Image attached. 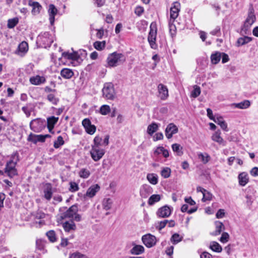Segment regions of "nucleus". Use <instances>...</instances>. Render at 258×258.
Returning <instances> with one entry per match:
<instances>
[{
	"mask_svg": "<svg viewBox=\"0 0 258 258\" xmlns=\"http://www.w3.org/2000/svg\"><path fill=\"white\" fill-rule=\"evenodd\" d=\"M19 161V155L17 152L12 154L10 160L7 162L5 168V173L10 178H13L18 175L16 166Z\"/></svg>",
	"mask_w": 258,
	"mask_h": 258,
	"instance_id": "f257e3e1",
	"label": "nucleus"
},
{
	"mask_svg": "<svg viewBox=\"0 0 258 258\" xmlns=\"http://www.w3.org/2000/svg\"><path fill=\"white\" fill-rule=\"evenodd\" d=\"M123 55L121 53L113 52L108 55L107 58V66L115 67L123 61Z\"/></svg>",
	"mask_w": 258,
	"mask_h": 258,
	"instance_id": "f03ea898",
	"label": "nucleus"
},
{
	"mask_svg": "<svg viewBox=\"0 0 258 258\" xmlns=\"http://www.w3.org/2000/svg\"><path fill=\"white\" fill-rule=\"evenodd\" d=\"M256 20L253 8L251 7L248 10V16L244 22L243 26L241 29L242 31L246 32L248 30L251 26Z\"/></svg>",
	"mask_w": 258,
	"mask_h": 258,
	"instance_id": "7ed1b4c3",
	"label": "nucleus"
},
{
	"mask_svg": "<svg viewBox=\"0 0 258 258\" xmlns=\"http://www.w3.org/2000/svg\"><path fill=\"white\" fill-rule=\"evenodd\" d=\"M157 35V28L155 24L151 23L150 25V31L148 37V40L151 47L152 49H156L157 48V45L156 43Z\"/></svg>",
	"mask_w": 258,
	"mask_h": 258,
	"instance_id": "20e7f679",
	"label": "nucleus"
},
{
	"mask_svg": "<svg viewBox=\"0 0 258 258\" xmlns=\"http://www.w3.org/2000/svg\"><path fill=\"white\" fill-rule=\"evenodd\" d=\"M90 153L92 159L94 161H98L104 156L105 151L101 147L92 146Z\"/></svg>",
	"mask_w": 258,
	"mask_h": 258,
	"instance_id": "39448f33",
	"label": "nucleus"
},
{
	"mask_svg": "<svg viewBox=\"0 0 258 258\" xmlns=\"http://www.w3.org/2000/svg\"><path fill=\"white\" fill-rule=\"evenodd\" d=\"M37 41L42 43L45 46H50L53 42L52 36L48 32L41 33L37 37Z\"/></svg>",
	"mask_w": 258,
	"mask_h": 258,
	"instance_id": "423d86ee",
	"label": "nucleus"
},
{
	"mask_svg": "<svg viewBox=\"0 0 258 258\" xmlns=\"http://www.w3.org/2000/svg\"><path fill=\"white\" fill-rule=\"evenodd\" d=\"M102 93L103 96L108 99H113L114 97V90L113 86L111 83L105 84Z\"/></svg>",
	"mask_w": 258,
	"mask_h": 258,
	"instance_id": "0eeeda50",
	"label": "nucleus"
},
{
	"mask_svg": "<svg viewBox=\"0 0 258 258\" xmlns=\"http://www.w3.org/2000/svg\"><path fill=\"white\" fill-rule=\"evenodd\" d=\"M142 240L143 243L149 248L154 246L157 242L156 237L151 234H147L143 235Z\"/></svg>",
	"mask_w": 258,
	"mask_h": 258,
	"instance_id": "6e6552de",
	"label": "nucleus"
},
{
	"mask_svg": "<svg viewBox=\"0 0 258 258\" xmlns=\"http://www.w3.org/2000/svg\"><path fill=\"white\" fill-rule=\"evenodd\" d=\"M44 123L40 119H33L30 123V128L34 132H40L44 127Z\"/></svg>",
	"mask_w": 258,
	"mask_h": 258,
	"instance_id": "1a4fd4ad",
	"label": "nucleus"
},
{
	"mask_svg": "<svg viewBox=\"0 0 258 258\" xmlns=\"http://www.w3.org/2000/svg\"><path fill=\"white\" fill-rule=\"evenodd\" d=\"M78 211V208L77 205H74L70 207L61 216V219L73 218L75 214Z\"/></svg>",
	"mask_w": 258,
	"mask_h": 258,
	"instance_id": "9d476101",
	"label": "nucleus"
},
{
	"mask_svg": "<svg viewBox=\"0 0 258 258\" xmlns=\"http://www.w3.org/2000/svg\"><path fill=\"white\" fill-rule=\"evenodd\" d=\"M180 8V4L178 2H175L172 4L170 8V18L174 21L179 15Z\"/></svg>",
	"mask_w": 258,
	"mask_h": 258,
	"instance_id": "9b49d317",
	"label": "nucleus"
},
{
	"mask_svg": "<svg viewBox=\"0 0 258 258\" xmlns=\"http://www.w3.org/2000/svg\"><path fill=\"white\" fill-rule=\"evenodd\" d=\"M177 127L173 123H169L165 129V136L168 139L171 138L174 134L178 132Z\"/></svg>",
	"mask_w": 258,
	"mask_h": 258,
	"instance_id": "f8f14e48",
	"label": "nucleus"
},
{
	"mask_svg": "<svg viewBox=\"0 0 258 258\" xmlns=\"http://www.w3.org/2000/svg\"><path fill=\"white\" fill-rule=\"evenodd\" d=\"M157 88L160 99L161 100H166L169 96L167 87L162 84H160Z\"/></svg>",
	"mask_w": 258,
	"mask_h": 258,
	"instance_id": "ddd939ff",
	"label": "nucleus"
},
{
	"mask_svg": "<svg viewBox=\"0 0 258 258\" xmlns=\"http://www.w3.org/2000/svg\"><path fill=\"white\" fill-rule=\"evenodd\" d=\"M48 13L49 16V20L50 23L51 25H53L54 23L55 16L57 14L58 10L54 5L50 4L49 6Z\"/></svg>",
	"mask_w": 258,
	"mask_h": 258,
	"instance_id": "4468645a",
	"label": "nucleus"
},
{
	"mask_svg": "<svg viewBox=\"0 0 258 258\" xmlns=\"http://www.w3.org/2000/svg\"><path fill=\"white\" fill-rule=\"evenodd\" d=\"M171 214L170 208L167 206H164L159 208L157 212V215L159 217L166 218L169 217Z\"/></svg>",
	"mask_w": 258,
	"mask_h": 258,
	"instance_id": "2eb2a0df",
	"label": "nucleus"
},
{
	"mask_svg": "<svg viewBox=\"0 0 258 258\" xmlns=\"http://www.w3.org/2000/svg\"><path fill=\"white\" fill-rule=\"evenodd\" d=\"M30 83L33 85H40L45 83L46 79L44 76L36 75L29 79Z\"/></svg>",
	"mask_w": 258,
	"mask_h": 258,
	"instance_id": "dca6fc26",
	"label": "nucleus"
},
{
	"mask_svg": "<svg viewBox=\"0 0 258 258\" xmlns=\"http://www.w3.org/2000/svg\"><path fill=\"white\" fill-rule=\"evenodd\" d=\"M152 192V189L150 186L145 184L140 189V194L142 198L146 199Z\"/></svg>",
	"mask_w": 258,
	"mask_h": 258,
	"instance_id": "f3484780",
	"label": "nucleus"
},
{
	"mask_svg": "<svg viewBox=\"0 0 258 258\" xmlns=\"http://www.w3.org/2000/svg\"><path fill=\"white\" fill-rule=\"evenodd\" d=\"M211 138L213 141L218 143L219 144L223 146H225L226 145V142L221 137V133L219 131L214 133Z\"/></svg>",
	"mask_w": 258,
	"mask_h": 258,
	"instance_id": "a211bd4d",
	"label": "nucleus"
},
{
	"mask_svg": "<svg viewBox=\"0 0 258 258\" xmlns=\"http://www.w3.org/2000/svg\"><path fill=\"white\" fill-rule=\"evenodd\" d=\"M100 188L99 185L97 184L92 185L87 189L86 196L89 198H92L95 196L96 192L100 190Z\"/></svg>",
	"mask_w": 258,
	"mask_h": 258,
	"instance_id": "6ab92c4d",
	"label": "nucleus"
},
{
	"mask_svg": "<svg viewBox=\"0 0 258 258\" xmlns=\"http://www.w3.org/2000/svg\"><path fill=\"white\" fill-rule=\"evenodd\" d=\"M27 140L34 144H36L38 142H44V138L42 135H35L31 133L28 136Z\"/></svg>",
	"mask_w": 258,
	"mask_h": 258,
	"instance_id": "aec40b11",
	"label": "nucleus"
},
{
	"mask_svg": "<svg viewBox=\"0 0 258 258\" xmlns=\"http://www.w3.org/2000/svg\"><path fill=\"white\" fill-rule=\"evenodd\" d=\"M62 227L66 232L74 231L76 229V226L73 221H66L62 224Z\"/></svg>",
	"mask_w": 258,
	"mask_h": 258,
	"instance_id": "412c9836",
	"label": "nucleus"
},
{
	"mask_svg": "<svg viewBox=\"0 0 258 258\" xmlns=\"http://www.w3.org/2000/svg\"><path fill=\"white\" fill-rule=\"evenodd\" d=\"M28 4L33 8L32 13L33 15H37L40 13L42 7L39 3L29 1Z\"/></svg>",
	"mask_w": 258,
	"mask_h": 258,
	"instance_id": "4be33fe9",
	"label": "nucleus"
},
{
	"mask_svg": "<svg viewBox=\"0 0 258 258\" xmlns=\"http://www.w3.org/2000/svg\"><path fill=\"white\" fill-rule=\"evenodd\" d=\"M250 105V102L248 100H245L239 103H233L231 106L239 109H244L248 108Z\"/></svg>",
	"mask_w": 258,
	"mask_h": 258,
	"instance_id": "5701e85b",
	"label": "nucleus"
},
{
	"mask_svg": "<svg viewBox=\"0 0 258 258\" xmlns=\"http://www.w3.org/2000/svg\"><path fill=\"white\" fill-rule=\"evenodd\" d=\"M215 225L216 229L214 232L211 233V234L212 235L216 236L219 235L224 229V225L223 223L218 221L215 222Z\"/></svg>",
	"mask_w": 258,
	"mask_h": 258,
	"instance_id": "b1692460",
	"label": "nucleus"
},
{
	"mask_svg": "<svg viewBox=\"0 0 258 258\" xmlns=\"http://www.w3.org/2000/svg\"><path fill=\"white\" fill-rule=\"evenodd\" d=\"M239 183L241 186H245L248 182V174L246 172H242L238 175Z\"/></svg>",
	"mask_w": 258,
	"mask_h": 258,
	"instance_id": "393cba45",
	"label": "nucleus"
},
{
	"mask_svg": "<svg viewBox=\"0 0 258 258\" xmlns=\"http://www.w3.org/2000/svg\"><path fill=\"white\" fill-rule=\"evenodd\" d=\"M58 119V117H56L54 116H51L47 118V128L49 130L50 132L54 128V125L56 123Z\"/></svg>",
	"mask_w": 258,
	"mask_h": 258,
	"instance_id": "a878e982",
	"label": "nucleus"
},
{
	"mask_svg": "<svg viewBox=\"0 0 258 258\" xmlns=\"http://www.w3.org/2000/svg\"><path fill=\"white\" fill-rule=\"evenodd\" d=\"M214 121L219 125L221 128L225 131H228L227 124L221 116H218L214 119Z\"/></svg>",
	"mask_w": 258,
	"mask_h": 258,
	"instance_id": "bb28decb",
	"label": "nucleus"
},
{
	"mask_svg": "<svg viewBox=\"0 0 258 258\" xmlns=\"http://www.w3.org/2000/svg\"><path fill=\"white\" fill-rule=\"evenodd\" d=\"M61 76L64 79H70L74 75V72L70 69L64 68L60 71Z\"/></svg>",
	"mask_w": 258,
	"mask_h": 258,
	"instance_id": "cd10ccee",
	"label": "nucleus"
},
{
	"mask_svg": "<svg viewBox=\"0 0 258 258\" xmlns=\"http://www.w3.org/2000/svg\"><path fill=\"white\" fill-rule=\"evenodd\" d=\"M44 198L49 201L52 196V186L50 183L47 184L46 188L44 190Z\"/></svg>",
	"mask_w": 258,
	"mask_h": 258,
	"instance_id": "c85d7f7f",
	"label": "nucleus"
},
{
	"mask_svg": "<svg viewBox=\"0 0 258 258\" xmlns=\"http://www.w3.org/2000/svg\"><path fill=\"white\" fill-rule=\"evenodd\" d=\"M159 127V124L156 122H152L149 124L147 127V133L150 136H152L154 133H155Z\"/></svg>",
	"mask_w": 258,
	"mask_h": 258,
	"instance_id": "c756f323",
	"label": "nucleus"
},
{
	"mask_svg": "<svg viewBox=\"0 0 258 258\" xmlns=\"http://www.w3.org/2000/svg\"><path fill=\"white\" fill-rule=\"evenodd\" d=\"M144 247L141 245H136L131 250V252L133 254H140L144 252Z\"/></svg>",
	"mask_w": 258,
	"mask_h": 258,
	"instance_id": "7c9ffc66",
	"label": "nucleus"
},
{
	"mask_svg": "<svg viewBox=\"0 0 258 258\" xmlns=\"http://www.w3.org/2000/svg\"><path fill=\"white\" fill-rule=\"evenodd\" d=\"M171 147L173 151L176 153V155L179 156L182 155L183 152L182 151V147L180 145L175 143L172 145Z\"/></svg>",
	"mask_w": 258,
	"mask_h": 258,
	"instance_id": "2f4dec72",
	"label": "nucleus"
},
{
	"mask_svg": "<svg viewBox=\"0 0 258 258\" xmlns=\"http://www.w3.org/2000/svg\"><path fill=\"white\" fill-rule=\"evenodd\" d=\"M222 53L220 52H216L215 53H213L211 56V62L213 64L218 63L221 58Z\"/></svg>",
	"mask_w": 258,
	"mask_h": 258,
	"instance_id": "473e14b6",
	"label": "nucleus"
},
{
	"mask_svg": "<svg viewBox=\"0 0 258 258\" xmlns=\"http://www.w3.org/2000/svg\"><path fill=\"white\" fill-rule=\"evenodd\" d=\"M252 39L251 37L248 36H245L244 37H240L237 39V46H240L243 45L245 44L248 43V42L251 41Z\"/></svg>",
	"mask_w": 258,
	"mask_h": 258,
	"instance_id": "72a5a7b5",
	"label": "nucleus"
},
{
	"mask_svg": "<svg viewBox=\"0 0 258 258\" xmlns=\"http://www.w3.org/2000/svg\"><path fill=\"white\" fill-rule=\"evenodd\" d=\"M148 181L152 184L155 185L158 183V176L155 173H149L147 176Z\"/></svg>",
	"mask_w": 258,
	"mask_h": 258,
	"instance_id": "f704fd0d",
	"label": "nucleus"
},
{
	"mask_svg": "<svg viewBox=\"0 0 258 258\" xmlns=\"http://www.w3.org/2000/svg\"><path fill=\"white\" fill-rule=\"evenodd\" d=\"M210 247L212 250L217 252H220L222 250L221 246L216 241L211 242Z\"/></svg>",
	"mask_w": 258,
	"mask_h": 258,
	"instance_id": "c9c22d12",
	"label": "nucleus"
},
{
	"mask_svg": "<svg viewBox=\"0 0 258 258\" xmlns=\"http://www.w3.org/2000/svg\"><path fill=\"white\" fill-rule=\"evenodd\" d=\"M113 204L112 200L110 198H105L103 201V207L106 210H110Z\"/></svg>",
	"mask_w": 258,
	"mask_h": 258,
	"instance_id": "e433bc0d",
	"label": "nucleus"
},
{
	"mask_svg": "<svg viewBox=\"0 0 258 258\" xmlns=\"http://www.w3.org/2000/svg\"><path fill=\"white\" fill-rule=\"evenodd\" d=\"M198 157L204 164L207 163L210 161V160L211 159L210 156L208 154H207L206 153H199L198 154Z\"/></svg>",
	"mask_w": 258,
	"mask_h": 258,
	"instance_id": "4c0bfd02",
	"label": "nucleus"
},
{
	"mask_svg": "<svg viewBox=\"0 0 258 258\" xmlns=\"http://www.w3.org/2000/svg\"><path fill=\"white\" fill-rule=\"evenodd\" d=\"M160 200L161 197L159 195H153L149 198L148 203L149 205H153Z\"/></svg>",
	"mask_w": 258,
	"mask_h": 258,
	"instance_id": "58836bf2",
	"label": "nucleus"
},
{
	"mask_svg": "<svg viewBox=\"0 0 258 258\" xmlns=\"http://www.w3.org/2000/svg\"><path fill=\"white\" fill-rule=\"evenodd\" d=\"M183 239V237L178 233L173 234L171 238L170 241L173 244H176L180 242Z\"/></svg>",
	"mask_w": 258,
	"mask_h": 258,
	"instance_id": "ea45409f",
	"label": "nucleus"
},
{
	"mask_svg": "<svg viewBox=\"0 0 258 258\" xmlns=\"http://www.w3.org/2000/svg\"><path fill=\"white\" fill-rule=\"evenodd\" d=\"M46 235L49 240L51 242H54L56 241L57 238L55 232L54 230H49L46 232Z\"/></svg>",
	"mask_w": 258,
	"mask_h": 258,
	"instance_id": "a19ab883",
	"label": "nucleus"
},
{
	"mask_svg": "<svg viewBox=\"0 0 258 258\" xmlns=\"http://www.w3.org/2000/svg\"><path fill=\"white\" fill-rule=\"evenodd\" d=\"M171 170L169 167H165L162 168L161 171V175L164 178H167L171 175Z\"/></svg>",
	"mask_w": 258,
	"mask_h": 258,
	"instance_id": "79ce46f5",
	"label": "nucleus"
},
{
	"mask_svg": "<svg viewBox=\"0 0 258 258\" xmlns=\"http://www.w3.org/2000/svg\"><path fill=\"white\" fill-rule=\"evenodd\" d=\"M19 19L18 18H14L9 19L8 21L7 27L10 29L14 28L18 23Z\"/></svg>",
	"mask_w": 258,
	"mask_h": 258,
	"instance_id": "37998d69",
	"label": "nucleus"
},
{
	"mask_svg": "<svg viewBox=\"0 0 258 258\" xmlns=\"http://www.w3.org/2000/svg\"><path fill=\"white\" fill-rule=\"evenodd\" d=\"M106 45V42L105 41H96L94 43L93 46L95 49L98 50H102L105 47Z\"/></svg>",
	"mask_w": 258,
	"mask_h": 258,
	"instance_id": "c03bdc74",
	"label": "nucleus"
},
{
	"mask_svg": "<svg viewBox=\"0 0 258 258\" xmlns=\"http://www.w3.org/2000/svg\"><path fill=\"white\" fill-rule=\"evenodd\" d=\"M28 43L25 41L21 42L18 46L19 51L22 53H25L28 51Z\"/></svg>",
	"mask_w": 258,
	"mask_h": 258,
	"instance_id": "a18cd8bd",
	"label": "nucleus"
},
{
	"mask_svg": "<svg viewBox=\"0 0 258 258\" xmlns=\"http://www.w3.org/2000/svg\"><path fill=\"white\" fill-rule=\"evenodd\" d=\"M62 56L68 59L77 60L79 56L76 53L63 52Z\"/></svg>",
	"mask_w": 258,
	"mask_h": 258,
	"instance_id": "49530a36",
	"label": "nucleus"
},
{
	"mask_svg": "<svg viewBox=\"0 0 258 258\" xmlns=\"http://www.w3.org/2000/svg\"><path fill=\"white\" fill-rule=\"evenodd\" d=\"M47 100L53 105H57L59 102V99L53 94H49L47 96Z\"/></svg>",
	"mask_w": 258,
	"mask_h": 258,
	"instance_id": "de8ad7c7",
	"label": "nucleus"
},
{
	"mask_svg": "<svg viewBox=\"0 0 258 258\" xmlns=\"http://www.w3.org/2000/svg\"><path fill=\"white\" fill-rule=\"evenodd\" d=\"M64 142L61 136H59L57 137V140L54 141L53 146L55 149H57L60 146L63 145Z\"/></svg>",
	"mask_w": 258,
	"mask_h": 258,
	"instance_id": "09e8293b",
	"label": "nucleus"
},
{
	"mask_svg": "<svg viewBox=\"0 0 258 258\" xmlns=\"http://www.w3.org/2000/svg\"><path fill=\"white\" fill-rule=\"evenodd\" d=\"M201 94L200 87L197 85H195L194 87V90L191 92V97L194 98H197Z\"/></svg>",
	"mask_w": 258,
	"mask_h": 258,
	"instance_id": "8fccbe9b",
	"label": "nucleus"
},
{
	"mask_svg": "<svg viewBox=\"0 0 258 258\" xmlns=\"http://www.w3.org/2000/svg\"><path fill=\"white\" fill-rule=\"evenodd\" d=\"M69 258H89V257L79 252H75L70 254Z\"/></svg>",
	"mask_w": 258,
	"mask_h": 258,
	"instance_id": "3c124183",
	"label": "nucleus"
},
{
	"mask_svg": "<svg viewBox=\"0 0 258 258\" xmlns=\"http://www.w3.org/2000/svg\"><path fill=\"white\" fill-rule=\"evenodd\" d=\"M79 174L81 177L83 178H87L90 175V172L88 169L83 168L80 170Z\"/></svg>",
	"mask_w": 258,
	"mask_h": 258,
	"instance_id": "603ef678",
	"label": "nucleus"
},
{
	"mask_svg": "<svg viewBox=\"0 0 258 258\" xmlns=\"http://www.w3.org/2000/svg\"><path fill=\"white\" fill-rule=\"evenodd\" d=\"M110 111V107L107 105H102L100 109V112L102 115L107 114Z\"/></svg>",
	"mask_w": 258,
	"mask_h": 258,
	"instance_id": "864d4df0",
	"label": "nucleus"
},
{
	"mask_svg": "<svg viewBox=\"0 0 258 258\" xmlns=\"http://www.w3.org/2000/svg\"><path fill=\"white\" fill-rule=\"evenodd\" d=\"M203 196L202 201L204 202L212 200V195L207 190L203 193Z\"/></svg>",
	"mask_w": 258,
	"mask_h": 258,
	"instance_id": "5fc2aeb1",
	"label": "nucleus"
},
{
	"mask_svg": "<svg viewBox=\"0 0 258 258\" xmlns=\"http://www.w3.org/2000/svg\"><path fill=\"white\" fill-rule=\"evenodd\" d=\"M102 146V139L99 136H96L94 139V144L92 146Z\"/></svg>",
	"mask_w": 258,
	"mask_h": 258,
	"instance_id": "6e6d98bb",
	"label": "nucleus"
},
{
	"mask_svg": "<svg viewBox=\"0 0 258 258\" xmlns=\"http://www.w3.org/2000/svg\"><path fill=\"white\" fill-rule=\"evenodd\" d=\"M70 187L69 190L71 192H75L79 190V187L78 184L75 182H71L70 183Z\"/></svg>",
	"mask_w": 258,
	"mask_h": 258,
	"instance_id": "4d7b16f0",
	"label": "nucleus"
},
{
	"mask_svg": "<svg viewBox=\"0 0 258 258\" xmlns=\"http://www.w3.org/2000/svg\"><path fill=\"white\" fill-rule=\"evenodd\" d=\"M170 21H171V20ZM169 28L171 35L172 37H173L175 35L176 32V28L175 25L171 23V22H169Z\"/></svg>",
	"mask_w": 258,
	"mask_h": 258,
	"instance_id": "13d9d810",
	"label": "nucleus"
},
{
	"mask_svg": "<svg viewBox=\"0 0 258 258\" xmlns=\"http://www.w3.org/2000/svg\"><path fill=\"white\" fill-rule=\"evenodd\" d=\"M229 239V235L227 232H223L220 238V241L222 243L227 242Z\"/></svg>",
	"mask_w": 258,
	"mask_h": 258,
	"instance_id": "bf43d9fd",
	"label": "nucleus"
},
{
	"mask_svg": "<svg viewBox=\"0 0 258 258\" xmlns=\"http://www.w3.org/2000/svg\"><path fill=\"white\" fill-rule=\"evenodd\" d=\"M144 9L142 7H137L135 10V14L138 16H140L143 13Z\"/></svg>",
	"mask_w": 258,
	"mask_h": 258,
	"instance_id": "052dcab7",
	"label": "nucleus"
},
{
	"mask_svg": "<svg viewBox=\"0 0 258 258\" xmlns=\"http://www.w3.org/2000/svg\"><path fill=\"white\" fill-rule=\"evenodd\" d=\"M82 124L85 129H87L88 127L92 125L90 120L88 118H85L82 121Z\"/></svg>",
	"mask_w": 258,
	"mask_h": 258,
	"instance_id": "680f3d73",
	"label": "nucleus"
},
{
	"mask_svg": "<svg viewBox=\"0 0 258 258\" xmlns=\"http://www.w3.org/2000/svg\"><path fill=\"white\" fill-rule=\"evenodd\" d=\"M96 129V126L92 124L90 126V127H88L87 129H85V130L88 134L93 135L95 132Z\"/></svg>",
	"mask_w": 258,
	"mask_h": 258,
	"instance_id": "e2e57ef3",
	"label": "nucleus"
},
{
	"mask_svg": "<svg viewBox=\"0 0 258 258\" xmlns=\"http://www.w3.org/2000/svg\"><path fill=\"white\" fill-rule=\"evenodd\" d=\"M36 247L38 249L42 250L44 248V242L42 240H37L36 242Z\"/></svg>",
	"mask_w": 258,
	"mask_h": 258,
	"instance_id": "0e129e2a",
	"label": "nucleus"
},
{
	"mask_svg": "<svg viewBox=\"0 0 258 258\" xmlns=\"http://www.w3.org/2000/svg\"><path fill=\"white\" fill-rule=\"evenodd\" d=\"M97 32L96 33V37L98 39H101L104 33V29L103 28H101L99 29H97Z\"/></svg>",
	"mask_w": 258,
	"mask_h": 258,
	"instance_id": "69168bd1",
	"label": "nucleus"
},
{
	"mask_svg": "<svg viewBox=\"0 0 258 258\" xmlns=\"http://www.w3.org/2000/svg\"><path fill=\"white\" fill-rule=\"evenodd\" d=\"M34 216L36 218L40 219L44 218L45 214L41 211H37Z\"/></svg>",
	"mask_w": 258,
	"mask_h": 258,
	"instance_id": "338daca9",
	"label": "nucleus"
},
{
	"mask_svg": "<svg viewBox=\"0 0 258 258\" xmlns=\"http://www.w3.org/2000/svg\"><path fill=\"white\" fill-rule=\"evenodd\" d=\"M163 139V135L162 133H157L155 134L154 137V141H157L158 140H161Z\"/></svg>",
	"mask_w": 258,
	"mask_h": 258,
	"instance_id": "774afa93",
	"label": "nucleus"
}]
</instances>
